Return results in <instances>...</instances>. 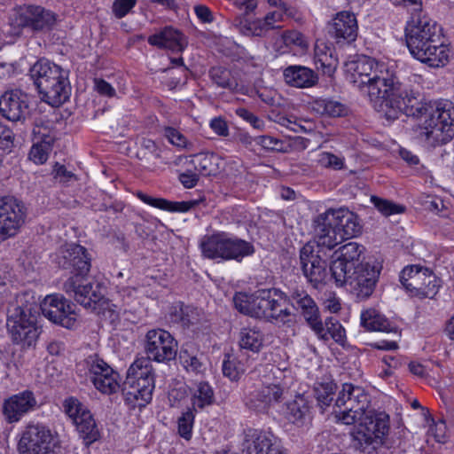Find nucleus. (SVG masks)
<instances>
[{"label":"nucleus","instance_id":"6ab92c4d","mask_svg":"<svg viewBox=\"0 0 454 454\" xmlns=\"http://www.w3.org/2000/svg\"><path fill=\"white\" fill-rule=\"evenodd\" d=\"M363 251V246L356 242H349L334 253L336 258L330 265V271L337 286H344L346 274L354 270L358 265L364 264L361 262Z\"/></svg>","mask_w":454,"mask_h":454},{"label":"nucleus","instance_id":"423d86ee","mask_svg":"<svg viewBox=\"0 0 454 454\" xmlns=\"http://www.w3.org/2000/svg\"><path fill=\"white\" fill-rule=\"evenodd\" d=\"M200 247L204 257L217 261L241 262L255 251L252 243L224 231L205 235Z\"/></svg>","mask_w":454,"mask_h":454},{"label":"nucleus","instance_id":"4c0bfd02","mask_svg":"<svg viewBox=\"0 0 454 454\" xmlns=\"http://www.w3.org/2000/svg\"><path fill=\"white\" fill-rule=\"evenodd\" d=\"M265 372L263 375V382L280 389L287 391L289 384L292 380V372L287 367H279L273 364H265L262 366Z\"/></svg>","mask_w":454,"mask_h":454},{"label":"nucleus","instance_id":"e433bc0d","mask_svg":"<svg viewBox=\"0 0 454 454\" xmlns=\"http://www.w3.org/2000/svg\"><path fill=\"white\" fill-rule=\"evenodd\" d=\"M137 196L145 204L169 212H188L198 204L196 200L173 202L162 198L151 197L142 192H138Z\"/></svg>","mask_w":454,"mask_h":454},{"label":"nucleus","instance_id":"a18cd8bd","mask_svg":"<svg viewBox=\"0 0 454 454\" xmlns=\"http://www.w3.org/2000/svg\"><path fill=\"white\" fill-rule=\"evenodd\" d=\"M309 410L308 400L301 395L288 402L286 416L292 423H302Z\"/></svg>","mask_w":454,"mask_h":454},{"label":"nucleus","instance_id":"5701e85b","mask_svg":"<svg viewBox=\"0 0 454 454\" xmlns=\"http://www.w3.org/2000/svg\"><path fill=\"white\" fill-rule=\"evenodd\" d=\"M91 258L87 249L78 244L62 247L56 257L59 268L71 270L73 276L86 277L90 270Z\"/></svg>","mask_w":454,"mask_h":454},{"label":"nucleus","instance_id":"aec40b11","mask_svg":"<svg viewBox=\"0 0 454 454\" xmlns=\"http://www.w3.org/2000/svg\"><path fill=\"white\" fill-rule=\"evenodd\" d=\"M90 380L95 387L103 394L111 395L120 388L119 374L98 355L86 359Z\"/></svg>","mask_w":454,"mask_h":454},{"label":"nucleus","instance_id":"473e14b6","mask_svg":"<svg viewBox=\"0 0 454 454\" xmlns=\"http://www.w3.org/2000/svg\"><path fill=\"white\" fill-rule=\"evenodd\" d=\"M168 316L171 323L179 325L183 328H189L200 323L203 312L196 307L179 302L170 307Z\"/></svg>","mask_w":454,"mask_h":454},{"label":"nucleus","instance_id":"bb28decb","mask_svg":"<svg viewBox=\"0 0 454 454\" xmlns=\"http://www.w3.org/2000/svg\"><path fill=\"white\" fill-rule=\"evenodd\" d=\"M36 406L37 401L35 394L30 390H24L4 401L3 415L7 423H17L26 414L34 411Z\"/></svg>","mask_w":454,"mask_h":454},{"label":"nucleus","instance_id":"4468645a","mask_svg":"<svg viewBox=\"0 0 454 454\" xmlns=\"http://www.w3.org/2000/svg\"><path fill=\"white\" fill-rule=\"evenodd\" d=\"M18 450L20 454H56L51 430L40 423H30L25 427Z\"/></svg>","mask_w":454,"mask_h":454},{"label":"nucleus","instance_id":"f8f14e48","mask_svg":"<svg viewBox=\"0 0 454 454\" xmlns=\"http://www.w3.org/2000/svg\"><path fill=\"white\" fill-rule=\"evenodd\" d=\"M400 282L411 296L419 298H433L441 286L431 270L419 265L405 267L401 271Z\"/></svg>","mask_w":454,"mask_h":454},{"label":"nucleus","instance_id":"bf43d9fd","mask_svg":"<svg viewBox=\"0 0 454 454\" xmlns=\"http://www.w3.org/2000/svg\"><path fill=\"white\" fill-rule=\"evenodd\" d=\"M137 0H114L113 4V12L118 19L126 16L136 5Z\"/></svg>","mask_w":454,"mask_h":454},{"label":"nucleus","instance_id":"e2e57ef3","mask_svg":"<svg viewBox=\"0 0 454 454\" xmlns=\"http://www.w3.org/2000/svg\"><path fill=\"white\" fill-rule=\"evenodd\" d=\"M236 114L238 116L249 122L256 129H262L264 127L263 121L246 108H238L236 110Z\"/></svg>","mask_w":454,"mask_h":454},{"label":"nucleus","instance_id":"4d7b16f0","mask_svg":"<svg viewBox=\"0 0 454 454\" xmlns=\"http://www.w3.org/2000/svg\"><path fill=\"white\" fill-rule=\"evenodd\" d=\"M254 142L266 151H281L283 143L270 136L255 137Z\"/></svg>","mask_w":454,"mask_h":454},{"label":"nucleus","instance_id":"3c124183","mask_svg":"<svg viewBox=\"0 0 454 454\" xmlns=\"http://www.w3.org/2000/svg\"><path fill=\"white\" fill-rule=\"evenodd\" d=\"M371 201L374 207L385 216L395 214H402L405 210V207L395 204L388 200L381 199L377 196H372Z\"/></svg>","mask_w":454,"mask_h":454},{"label":"nucleus","instance_id":"774afa93","mask_svg":"<svg viewBox=\"0 0 454 454\" xmlns=\"http://www.w3.org/2000/svg\"><path fill=\"white\" fill-rule=\"evenodd\" d=\"M179 181L185 188L191 189L197 185L199 176L191 170H187L179 175Z\"/></svg>","mask_w":454,"mask_h":454},{"label":"nucleus","instance_id":"39448f33","mask_svg":"<svg viewBox=\"0 0 454 454\" xmlns=\"http://www.w3.org/2000/svg\"><path fill=\"white\" fill-rule=\"evenodd\" d=\"M351 432L356 450L373 454L386 441L390 429L389 415L385 411L369 409Z\"/></svg>","mask_w":454,"mask_h":454},{"label":"nucleus","instance_id":"412c9836","mask_svg":"<svg viewBox=\"0 0 454 454\" xmlns=\"http://www.w3.org/2000/svg\"><path fill=\"white\" fill-rule=\"evenodd\" d=\"M90 380L95 387L103 394L111 395L120 388L119 374L98 355L86 359Z\"/></svg>","mask_w":454,"mask_h":454},{"label":"nucleus","instance_id":"dca6fc26","mask_svg":"<svg viewBox=\"0 0 454 454\" xmlns=\"http://www.w3.org/2000/svg\"><path fill=\"white\" fill-rule=\"evenodd\" d=\"M380 268L378 265H372L368 262L358 265L354 270L346 274L344 285L349 286L350 293L357 300L369 298L376 286Z\"/></svg>","mask_w":454,"mask_h":454},{"label":"nucleus","instance_id":"c03bdc74","mask_svg":"<svg viewBox=\"0 0 454 454\" xmlns=\"http://www.w3.org/2000/svg\"><path fill=\"white\" fill-rule=\"evenodd\" d=\"M32 140L44 144L55 141V133L52 129V122L44 117H35L32 122Z\"/></svg>","mask_w":454,"mask_h":454},{"label":"nucleus","instance_id":"7ed1b4c3","mask_svg":"<svg viewBox=\"0 0 454 454\" xmlns=\"http://www.w3.org/2000/svg\"><path fill=\"white\" fill-rule=\"evenodd\" d=\"M361 231L358 216L347 207L329 208L314 220L315 241L318 247L328 249L358 236Z\"/></svg>","mask_w":454,"mask_h":454},{"label":"nucleus","instance_id":"f704fd0d","mask_svg":"<svg viewBox=\"0 0 454 454\" xmlns=\"http://www.w3.org/2000/svg\"><path fill=\"white\" fill-rule=\"evenodd\" d=\"M314 59L317 68H321L327 75L334 73L339 63L334 49L323 41L316 43Z\"/></svg>","mask_w":454,"mask_h":454},{"label":"nucleus","instance_id":"13d9d810","mask_svg":"<svg viewBox=\"0 0 454 454\" xmlns=\"http://www.w3.org/2000/svg\"><path fill=\"white\" fill-rule=\"evenodd\" d=\"M140 153L143 155L142 159H147L149 155L155 159L160 158V149L155 142L149 138H142L140 142Z\"/></svg>","mask_w":454,"mask_h":454},{"label":"nucleus","instance_id":"393cba45","mask_svg":"<svg viewBox=\"0 0 454 454\" xmlns=\"http://www.w3.org/2000/svg\"><path fill=\"white\" fill-rule=\"evenodd\" d=\"M0 113L10 121L24 122L29 114L28 95L20 90L4 92L0 98Z\"/></svg>","mask_w":454,"mask_h":454},{"label":"nucleus","instance_id":"a878e982","mask_svg":"<svg viewBox=\"0 0 454 454\" xmlns=\"http://www.w3.org/2000/svg\"><path fill=\"white\" fill-rule=\"evenodd\" d=\"M292 306L304 318L315 333H320L321 317L319 308L313 298L303 289H294L289 296Z\"/></svg>","mask_w":454,"mask_h":454},{"label":"nucleus","instance_id":"0e129e2a","mask_svg":"<svg viewBox=\"0 0 454 454\" xmlns=\"http://www.w3.org/2000/svg\"><path fill=\"white\" fill-rule=\"evenodd\" d=\"M165 136L168 141L178 147L184 148L187 145L186 138L178 130L174 128H166Z\"/></svg>","mask_w":454,"mask_h":454},{"label":"nucleus","instance_id":"c9c22d12","mask_svg":"<svg viewBox=\"0 0 454 454\" xmlns=\"http://www.w3.org/2000/svg\"><path fill=\"white\" fill-rule=\"evenodd\" d=\"M361 325L367 331L397 333V328L374 309H368L361 313Z\"/></svg>","mask_w":454,"mask_h":454},{"label":"nucleus","instance_id":"7c9ffc66","mask_svg":"<svg viewBox=\"0 0 454 454\" xmlns=\"http://www.w3.org/2000/svg\"><path fill=\"white\" fill-rule=\"evenodd\" d=\"M286 391L279 387L270 386L265 382L263 385L250 392L246 398V405L256 412H266L269 408L285 398Z\"/></svg>","mask_w":454,"mask_h":454},{"label":"nucleus","instance_id":"603ef678","mask_svg":"<svg viewBox=\"0 0 454 454\" xmlns=\"http://www.w3.org/2000/svg\"><path fill=\"white\" fill-rule=\"evenodd\" d=\"M52 145L51 143L44 144L33 141V145L29 152V159L36 164H43L49 157Z\"/></svg>","mask_w":454,"mask_h":454},{"label":"nucleus","instance_id":"49530a36","mask_svg":"<svg viewBox=\"0 0 454 454\" xmlns=\"http://www.w3.org/2000/svg\"><path fill=\"white\" fill-rule=\"evenodd\" d=\"M209 77L211 81L218 87L236 91L239 84L237 80L232 76L231 72L223 67H214L209 70Z\"/></svg>","mask_w":454,"mask_h":454},{"label":"nucleus","instance_id":"5fc2aeb1","mask_svg":"<svg viewBox=\"0 0 454 454\" xmlns=\"http://www.w3.org/2000/svg\"><path fill=\"white\" fill-rule=\"evenodd\" d=\"M318 163L320 166L333 169H341L344 166L343 159L328 152H323L318 155Z\"/></svg>","mask_w":454,"mask_h":454},{"label":"nucleus","instance_id":"6e6d98bb","mask_svg":"<svg viewBox=\"0 0 454 454\" xmlns=\"http://www.w3.org/2000/svg\"><path fill=\"white\" fill-rule=\"evenodd\" d=\"M180 361L187 371L198 373L203 369V364L200 359L196 356L190 355L186 350L181 351Z\"/></svg>","mask_w":454,"mask_h":454},{"label":"nucleus","instance_id":"f3484780","mask_svg":"<svg viewBox=\"0 0 454 454\" xmlns=\"http://www.w3.org/2000/svg\"><path fill=\"white\" fill-rule=\"evenodd\" d=\"M75 305L61 294L47 295L41 302L42 314L51 322L72 329L76 324Z\"/></svg>","mask_w":454,"mask_h":454},{"label":"nucleus","instance_id":"1a4fd4ad","mask_svg":"<svg viewBox=\"0 0 454 454\" xmlns=\"http://www.w3.org/2000/svg\"><path fill=\"white\" fill-rule=\"evenodd\" d=\"M285 294L276 288L258 290L254 294L252 317L269 322L286 324L291 322V311L285 306Z\"/></svg>","mask_w":454,"mask_h":454},{"label":"nucleus","instance_id":"cd10ccee","mask_svg":"<svg viewBox=\"0 0 454 454\" xmlns=\"http://www.w3.org/2000/svg\"><path fill=\"white\" fill-rule=\"evenodd\" d=\"M300 263L303 275L317 287L327 277V262L314 253L313 247L306 244L300 251Z\"/></svg>","mask_w":454,"mask_h":454},{"label":"nucleus","instance_id":"69168bd1","mask_svg":"<svg viewBox=\"0 0 454 454\" xmlns=\"http://www.w3.org/2000/svg\"><path fill=\"white\" fill-rule=\"evenodd\" d=\"M283 40L286 45H296L302 49L307 47L303 35L298 31L286 32L283 35Z\"/></svg>","mask_w":454,"mask_h":454},{"label":"nucleus","instance_id":"8fccbe9b","mask_svg":"<svg viewBox=\"0 0 454 454\" xmlns=\"http://www.w3.org/2000/svg\"><path fill=\"white\" fill-rule=\"evenodd\" d=\"M195 412L196 411L189 407L178 418V434L181 437H183L185 440H190L192 438Z\"/></svg>","mask_w":454,"mask_h":454},{"label":"nucleus","instance_id":"b1692460","mask_svg":"<svg viewBox=\"0 0 454 454\" xmlns=\"http://www.w3.org/2000/svg\"><path fill=\"white\" fill-rule=\"evenodd\" d=\"M269 4L278 6L280 9L269 12L264 20L249 21L247 20L239 22V30L245 35L262 36L269 29L280 28V26H274L275 22L283 20L284 15L290 16L286 4L283 0H267Z\"/></svg>","mask_w":454,"mask_h":454},{"label":"nucleus","instance_id":"09e8293b","mask_svg":"<svg viewBox=\"0 0 454 454\" xmlns=\"http://www.w3.org/2000/svg\"><path fill=\"white\" fill-rule=\"evenodd\" d=\"M222 370L223 375L231 380H238L245 372L244 364L233 354H225Z\"/></svg>","mask_w":454,"mask_h":454},{"label":"nucleus","instance_id":"052dcab7","mask_svg":"<svg viewBox=\"0 0 454 454\" xmlns=\"http://www.w3.org/2000/svg\"><path fill=\"white\" fill-rule=\"evenodd\" d=\"M447 427L444 421L439 420L430 425L428 434L433 436L437 442H445L446 441Z\"/></svg>","mask_w":454,"mask_h":454},{"label":"nucleus","instance_id":"de8ad7c7","mask_svg":"<svg viewBox=\"0 0 454 454\" xmlns=\"http://www.w3.org/2000/svg\"><path fill=\"white\" fill-rule=\"evenodd\" d=\"M335 390L336 385L332 380L327 382H318L315 384V397L322 410H325L332 403Z\"/></svg>","mask_w":454,"mask_h":454},{"label":"nucleus","instance_id":"9d476101","mask_svg":"<svg viewBox=\"0 0 454 454\" xmlns=\"http://www.w3.org/2000/svg\"><path fill=\"white\" fill-rule=\"evenodd\" d=\"M56 22L53 12L35 4H22L14 7L10 15V23L18 28H27L33 33L51 30Z\"/></svg>","mask_w":454,"mask_h":454},{"label":"nucleus","instance_id":"ea45409f","mask_svg":"<svg viewBox=\"0 0 454 454\" xmlns=\"http://www.w3.org/2000/svg\"><path fill=\"white\" fill-rule=\"evenodd\" d=\"M264 342V334L258 327H244L239 334V345L241 349L258 353Z\"/></svg>","mask_w":454,"mask_h":454},{"label":"nucleus","instance_id":"9b49d317","mask_svg":"<svg viewBox=\"0 0 454 454\" xmlns=\"http://www.w3.org/2000/svg\"><path fill=\"white\" fill-rule=\"evenodd\" d=\"M7 329L15 344L23 348L34 347L40 335L36 317L31 309L18 306L7 317Z\"/></svg>","mask_w":454,"mask_h":454},{"label":"nucleus","instance_id":"6e6552de","mask_svg":"<svg viewBox=\"0 0 454 454\" xmlns=\"http://www.w3.org/2000/svg\"><path fill=\"white\" fill-rule=\"evenodd\" d=\"M154 374L149 359L139 357L129 366L124 381V391L128 401L137 402V406H145L153 397Z\"/></svg>","mask_w":454,"mask_h":454},{"label":"nucleus","instance_id":"72a5a7b5","mask_svg":"<svg viewBox=\"0 0 454 454\" xmlns=\"http://www.w3.org/2000/svg\"><path fill=\"white\" fill-rule=\"evenodd\" d=\"M284 78L287 84L297 88H309L318 80L317 74L303 66H289L284 70Z\"/></svg>","mask_w":454,"mask_h":454},{"label":"nucleus","instance_id":"c756f323","mask_svg":"<svg viewBox=\"0 0 454 454\" xmlns=\"http://www.w3.org/2000/svg\"><path fill=\"white\" fill-rule=\"evenodd\" d=\"M357 34V20L350 12H338L329 25V35L337 43H350L356 39Z\"/></svg>","mask_w":454,"mask_h":454},{"label":"nucleus","instance_id":"20e7f679","mask_svg":"<svg viewBox=\"0 0 454 454\" xmlns=\"http://www.w3.org/2000/svg\"><path fill=\"white\" fill-rule=\"evenodd\" d=\"M29 75L47 104L59 106L68 100L71 94L68 73L61 67L41 59L30 67Z\"/></svg>","mask_w":454,"mask_h":454},{"label":"nucleus","instance_id":"0eeeda50","mask_svg":"<svg viewBox=\"0 0 454 454\" xmlns=\"http://www.w3.org/2000/svg\"><path fill=\"white\" fill-rule=\"evenodd\" d=\"M371 409V396L365 389L352 383L342 384L333 406V414L337 422L354 425Z\"/></svg>","mask_w":454,"mask_h":454},{"label":"nucleus","instance_id":"a211bd4d","mask_svg":"<svg viewBox=\"0 0 454 454\" xmlns=\"http://www.w3.org/2000/svg\"><path fill=\"white\" fill-rule=\"evenodd\" d=\"M64 407L66 413L75 424L78 433L87 445L99 438V430L91 413L78 399L74 397L67 399Z\"/></svg>","mask_w":454,"mask_h":454},{"label":"nucleus","instance_id":"338daca9","mask_svg":"<svg viewBox=\"0 0 454 454\" xmlns=\"http://www.w3.org/2000/svg\"><path fill=\"white\" fill-rule=\"evenodd\" d=\"M210 128L221 137H227L229 135V128L224 119L216 117L211 120Z\"/></svg>","mask_w":454,"mask_h":454},{"label":"nucleus","instance_id":"f257e3e1","mask_svg":"<svg viewBox=\"0 0 454 454\" xmlns=\"http://www.w3.org/2000/svg\"><path fill=\"white\" fill-rule=\"evenodd\" d=\"M346 79L366 92L373 108L388 121L403 114L417 119L412 128L415 138L427 146L448 144L454 137V104L441 100L421 103L418 94L408 90L395 73L384 63L360 56L345 65Z\"/></svg>","mask_w":454,"mask_h":454},{"label":"nucleus","instance_id":"79ce46f5","mask_svg":"<svg viewBox=\"0 0 454 454\" xmlns=\"http://www.w3.org/2000/svg\"><path fill=\"white\" fill-rule=\"evenodd\" d=\"M215 402V394L212 387L205 381L197 383L192 390V409L202 410L212 405Z\"/></svg>","mask_w":454,"mask_h":454},{"label":"nucleus","instance_id":"a19ab883","mask_svg":"<svg viewBox=\"0 0 454 454\" xmlns=\"http://www.w3.org/2000/svg\"><path fill=\"white\" fill-rule=\"evenodd\" d=\"M311 109L320 114L328 117H341L347 114L348 108L342 103L331 98H317L311 103Z\"/></svg>","mask_w":454,"mask_h":454},{"label":"nucleus","instance_id":"58836bf2","mask_svg":"<svg viewBox=\"0 0 454 454\" xmlns=\"http://www.w3.org/2000/svg\"><path fill=\"white\" fill-rule=\"evenodd\" d=\"M195 169L202 176H216L221 171L222 159L214 153H201L192 160Z\"/></svg>","mask_w":454,"mask_h":454},{"label":"nucleus","instance_id":"ddd939ff","mask_svg":"<svg viewBox=\"0 0 454 454\" xmlns=\"http://www.w3.org/2000/svg\"><path fill=\"white\" fill-rule=\"evenodd\" d=\"M145 359L157 363H168L174 360L177 354V341L166 330L161 328L149 330L145 338Z\"/></svg>","mask_w":454,"mask_h":454},{"label":"nucleus","instance_id":"f03ea898","mask_svg":"<svg viewBox=\"0 0 454 454\" xmlns=\"http://www.w3.org/2000/svg\"><path fill=\"white\" fill-rule=\"evenodd\" d=\"M405 38L411 54L430 67H443L449 59L442 27L422 12L411 13L405 27Z\"/></svg>","mask_w":454,"mask_h":454},{"label":"nucleus","instance_id":"c85d7f7f","mask_svg":"<svg viewBox=\"0 0 454 454\" xmlns=\"http://www.w3.org/2000/svg\"><path fill=\"white\" fill-rule=\"evenodd\" d=\"M85 277L71 276L63 285V290L84 308H95L103 298L98 290H94L91 283L84 284Z\"/></svg>","mask_w":454,"mask_h":454},{"label":"nucleus","instance_id":"37998d69","mask_svg":"<svg viewBox=\"0 0 454 454\" xmlns=\"http://www.w3.org/2000/svg\"><path fill=\"white\" fill-rule=\"evenodd\" d=\"M321 328L320 333H315L318 339L327 341L332 338L338 344H344L346 340L345 329L337 319L331 317L326 318L325 323L321 320Z\"/></svg>","mask_w":454,"mask_h":454},{"label":"nucleus","instance_id":"2f4dec72","mask_svg":"<svg viewBox=\"0 0 454 454\" xmlns=\"http://www.w3.org/2000/svg\"><path fill=\"white\" fill-rule=\"evenodd\" d=\"M148 43L158 48L173 51H182L186 45L183 34L172 27H165L152 35L148 38Z\"/></svg>","mask_w":454,"mask_h":454},{"label":"nucleus","instance_id":"680f3d73","mask_svg":"<svg viewBox=\"0 0 454 454\" xmlns=\"http://www.w3.org/2000/svg\"><path fill=\"white\" fill-rule=\"evenodd\" d=\"M13 145V134L11 129L3 132L0 135V165L3 163L4 158Z\"/></svg>","mask_w":454,"mask_h":454},{"label":"nucleus","instance_id":"864d4df0","mask_svg":"<svg viewBox=\"0 0 454 454\" xmlns=\"http://www.w3.org/2000/svg\"><path fill=\"white\" fill-rule=\"evenodd\" d=\"M254 301V295L248 296L246 294L239 293L233 297V303L235 308L242 314L252 317V302Z\"/></svg>","mask_w":454,"mask_h":454},{"label":"nucleus","instance_id":"2eb2a0df","mask_svg":"<svg viewBox=\"0 0 454 454\" xmlns=\"http://www.w3.org/2000/svg\"><path fill=\"white\" fill-rule=\"evenodd\" d=\"M27 208L13 196L0 198V242L15 236L25 223Z\"/></svg>","mask_w":454,"mask_h":454},{"label":"nucleus","instance_id":"4be33fe9","mask_svg":"<svg viewBox=\"0 0 454 454\" xmlns=\"http://www.w3.org/2000/svg\"><path fill=\"white\" fill-rule=\"evenodd\" d=\"M241 450L244 454H284L282 447L270 432L252 427L243 432Z\"/></svg>","mask_w":454,"mask_h":454}]
</instances>
